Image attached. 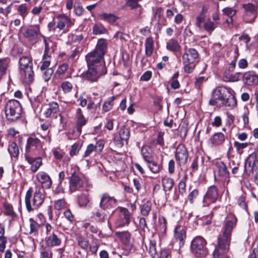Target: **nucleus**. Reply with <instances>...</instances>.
Here are the masks:
<instances>
[{"label": "nucleus", "mask_w": 258, "mask_h": 258, "mask_svg": "<svg viewBox=\"0 0 258 258\" xmlns=\"http://www.w3.org/2000/svg\"><path fill=\"white\" fill-rule=\"evenodd\" d=\"M149 169L154 173H157L160 170V166L155 161L151 159L149 161H146Z\"/></svg>", "instance_id": "58836bf2"}, {"label": "nucleus", "mask_w": 258, "mask_h": 258, "mask_svg": "<svg viewBox=\"0 0 258 258\" xmlns=\"http://www.w3.org/2000/svg\"><path fill=\"white\" fill-rule=\"evenodd\" d=\"M45 241L48 247H56L59 246L61 243V239L58 235L54 232L52 234L47 236Z\"/></svg>", "instance_id": "412c9836"}, {"label": "nucleus", "mask_w": 258, "mask_h": 258, "mask_svg": "<svg viewBox=\"0 0 258 258\" xmlns=\"http://www.w3.org/2000/svg\"><path fill=\"white\" fill-rule=\"evenodd\" d=\"M44 71L42 75V77L45 82L48 81L51 78L53 71L52 69H47L46 70H42Z\"/></svg>", "instance_id": "052dcab7"}, {"label": "nucleus", "mask_w": 258, "mask_h": 258, "mask_svg": "<svg viewBox=\"0 0 258 258\" xmlns=\"http://www.w3.org/2000/svg\"><path fill=\"white\" fill-rule=\"evenodd\" d=\"M103 210H98L94 213L93 215L96 221L100 223L104 222L106 219V215Z\"/></svg>", "instance_id": "4c0bfd02"}, {"label": "nucleus", "mask_w": 258, "mask_h": 258, "mask_svg": "<svg viewBox=\"0 0 258 258\" xmlns=\"http://www.w3.org/2000/svg\"><path fill=\"white\" fill-rule=\"evenodd\" d=\"M40 35V27L38 25L30 26L23 33V36L30 41L36 40Z\"/></svg>", "instance_id": "2eb2a0df"}, {"label": "nucleus", "mask_w": 258, "mask_h": 258, "mask_svg": "<svg viewBox=\"0 0 258 258\" xmlns=\"http://www.w3.org/2000/svg\"><path fill=\"white\" fill-rule=\"evenodd\" d=\"M67 203L64 199L58 200L54 202V208L56 210H60L66 207Z\"/></svg>", "instance_id": "603ef678"}, {"label": "nucleus", "mask_w": 258, "mask_h": 258, "mask_svg": "<svg viewBox=\"0 0 258 258\" xmlns=\"http://www.w3.org/2000/svg\"><path fill=\"white\" fill-rule=\"evenodd\" d=\"M149 252L150 255L154 257L157 253L156 249V242L154 240H151L149 243Z\"/></svg>", "instance_id": "13d9d810"}, {"label": "nucleus", "mask_w": 258, "mask_h": 258, "mask_svg": "<svg viewBox=\"0 0 258 258\" xmlns=\"http://www.w3.org/2000/svg\"><path fill=\"white\" fill-rule=\"evenodd\" d=\"M94 151H96V150H95V147H94V145L92 144H89V145H88V146L87 147L86 150L85 152L83 157L86 158V157L89 156Z\"/></svg>", "instance_id": "338daca9"}, {"label": "nucleus", "mask_w": 258, "mask_h": 258, "mask_svg": "<svg viewBox=\"0 0 258 258\" xmlns=\"http://www.w3.org/2000/svg\"><path fill=\"white\" fill-rule=\"evenodd\" d=\"M107 32L106 29L101 24H95L93 27V32L95 35L105 34Z\"/></svg>", "instance_id": "c03bdc74"}, {"label": "nucleus", "mask_w": 258, "mask_h": 258, "mask_svg": "<svg viewBox=\"0 0 258 258\" xmlns=\"http://www.w3.org/2000/svg\"><path fill=\"white\" fill-rule=\"evenodd\" d=\"M17 11L23 20L25 19L28 13V8L26 4L19 5L17 8Z\"/></svg>", "instance_id": "09e8293b"}, {"label": "nucleus", "mask_w": 258, "mask_h": 258, "mask_svg": "<svg viewBox=\"0 0 258 258\" xmlns=\"http://www.w3.org/2000/svg\"><path fill=\"white\" fill-rule=\"evenodd\" d=\"M151 207L152 203L149 201L147 202L141 206L140 210L142 215L145 216H148L151 210Z\"/></svg>", "instance_id": "37998d69"}, {"label": "nucleus", "mask_w": 258, "mask_h": 258, "mask_svg": "<svg viewBox=\"0 0 258 258\" xmlns=\"http://www.w3.org/2000/svg\"><path fill=\"white\" fill-rule=\"evenodd\" d=\"M61 87L64 93L70 92L73 89L72 84L68 81L63 82L61 84Z\"/></svg>", "instance_id": "680f3d73"}, {"label": "nucleus", "mask_w": 258, "mask_h": 258, "mask_svg": "<svg viewBox=\"0 0 258 258\" xmlns=\"http://www.w3.org/2000/svg\"><path fill=\"white\" fill-rule=\"evenodd\" d=\"M117 200L114 197H111L106 192L102 195L100 202L99 203V208L104 211L110 210L114 208L116 206Z\"/></svg>", "instance_id": "f8f14e48"}, {"label": "nucleus", "mask_w": 258, "mask_h": 258, "mask_svg": "<svg viewBox=\"0 0 258 258\" xmlns=\"http://www.w3.org/2000/svg\"><path fill=\"white\" fill-rule=\"evenodd\" d=\"M103 57L93 51L88 53L86 56L88 67H100L106 68L103 62Z\"/></svg>", "instance_id": "9b49d317"}, {"label": "nucleus", "mask_w": 258, "mask_h": 258, "mask_svg": "<svg viewBox=\"0 0 258 258\" xmlns=\"http://www.w3.org/2000/svg\"><path fill=\"white\" fill-rule=\"evenodd\" d=\"M174 237L179 241V244H183V240L186 237L185 231L181 226H176L174 229Z\"/></svg>", "instance_id": "c756f323"}, {"label": "nucleus", "mask_w": 258, "mask_h": 258, "mask_svg": "<svg viewBox=\"0 0 258 258\" xmlns=\"http://www.w3.org/2000/svg\"><path fill=\"white\" fill-rule=\"evenodd\" d=\"M245 194L242 193L241 194L238 195L237 197V204L238 205L243 209H246L247 207V204L245 202Z\"/></svg>", "instance_id": "5fc2aeb1"}, {"label": "nucleus", "mask_w": 258, "mask_h": 258, "mask_svg": "<svg viewBox=\"0 0 258 258\" xmlns=\"http://www.w3.org/2000/svg\"><path fill=\"white\" fill-rule=\"evenodd\" d=\"M120 214L116 219L115 224L117 227L127 225L130 222L131 216L128 210L123 207L119 208Z\"/></svg>", "instance_id": "4468645a"}, {"label": "nucleus", "mask_w": 258, "mask_h": 258, "mask_svg": "<svg viewBox=\"0 0 258 258\" xmlns=\"http://www.w3.org/2000/svg\"><path fill=\"white\" fill-rule=\"evenodd\" d=\"M42 147V143L39 139L36 138L29 137L27 139V145L26 146V150L31 148L39 150Z\"/></svg>", "instance_id": "a878e982"}, {"label": "nucleus", "mask_w": 258, "mask_h": 258, "mask_svg": "<svg viewBox=\"0 0 258 258\" xmlns=\"http://www.w3.org/2000/svg\"><path fill=\"white\" fill-rule=\"evenodd\" d=\"M26 160L31 165V169L33 172H36L42 164L41 158H34L28 155L25 156Z\"/></svg>", "instance_id": "393cba45"}, {"label": "nucleus", "mask_w": 258, "mask_h": 258, "mask_svg": "<svg viewBox=\"0 0 258 258\" xmlns=\"http://www.w3.org/2000/svg\"><path fill=\"white\" fill-rule=\"evenodd\" d=\"M8 151L11 156L17 157L19 154V150L17 145L14 143H11L8 148Z\"/></svg>", "instance_id": "a19ab883"}, {"label": "nucleus", "mask_w": 258, "mask_h": 258, "mask_svg": "<svg viewBox=\"0 0 258 258\" xmlns=\"http://www.w3.org/2000/svg\"><path fill=\"white\" fill-rule=\"evenodd\" d=\"M76 117L77 130L79 133H81L82 132V126L86 124L87 120L84 117L80 108H78L77 110Z\"/></svg>", "instance_id": "c85d7f7f"}, {"label": "nucleus", "mask_w": 258, "mask_h": 258, "mask_svg": "<svg viewBox=\"0 0 258 258\" xmlns=\"http://www.w3.org/2000/svg\"><path fill=\"white\" fill-rule=\"evenodd\" d=\"M219 197V191L216 186L212 185L209 187L206 194L204 196L203 206L208 207L211 204L215 203Z\"/></svg>", "instance_id": "1a4fd4ad"}, {"label": "nucleus", "mask_w": 258, "mask_h": 258, "mask_svg": "<svg viewBox=\"0 0 258 258\" xmlns=\"http://www.w3.org/2000/svg\"><path fill=\"white\" fill-rule=\"evenodd\" d=\"M120 140H115V143L119 147L123 146V141L127 142L130 136V133L128 128L125 126L121 127L119 132Z\"/></svg>", "instance_id": "5701e85b"}, {"label": "nucleus", "mask_w": 258, "mask_h": 258, "mask_svg": "<svg viewBox=\"0 0 258 258\" xmlns=\"http://www.w3.org/2000/svg\"><path fill=\"white\" fill-rule=\"evenodd\" d=\"M107 49L106 40L104 39H100L98 40L96 46L93 51L104 57V55Z\"/></svg>", "instance_id": "cd10ccee"}, {"label": "nucleus", "mask_w": 258, "mask_h": 258, "mask_svg": "<svg viewBox=\"0 0 258 258\" xmlns=\"http://www.w3.org/2000/svg\"><path fill=\"white\" fill-rule=\"evenodd\" d=\"M215 170L218 176L225 178L229 177V172L224 162L221 161L216 162Z\"/></svg>", "instance_id": "b1692460"}, {"label": "nucleus", "mask_w": 258, "mask_h": 258, "mask_svg": "<svg viewBox=\"0 0 258 258\" xmlns=\"http://www.w3.org/2000/svg\"><path fill=\"white\" fill-rule=\"evenodd\" d=\"M63 216L72 224L75 221V217L70 210H67L63 212Z\"/></svg>", "instance_id": "bf43d9fd"}, {"label": "nucleus", "mask_w": 258, "mask_h": 258, "mask_svg": "<svg viewBox=\"0 0 258 258\" xmlns=\"http://www.w3.org/2000/svg\"><path fill=\"white\" fill-rule=\"evenodd\" d=\"M40 250V258H52L53 253L49 247L42 246Z\"/></svg>", "instance_id": "f704fd0d"}, {"label": "nucleus", "mask_w": 258, "mask_h": 258, "mask_svg": "<svg viewBox=\"0 0 258 258\" xmlns=\"http://www.w3.org/2000/svg\"><path fill=\"white\" fill-rule=\"evenodd\" d=\"M162 183L164 190L167 192L172 188L174 182L172 178L165 176L162 179Z\"/></svg>", "instance_id": "2f4dec72"}, {"label": "nucleus", "mask_w": 258, "mask_h": 258, "mask_svg": "<svg viewBox=\"0 0 258 258\" xmlns=\"http://www.w3.org/2000/svg\"><path fill=\"white\" fill-rule=\"evenodd\" d=\"M199 56L198 51L194 48H184V52L182 54V59L183 63H194Z\"/></svg>", "instance_id": "f3484780"}, {"label": "nucleus", "mask_w": 258, "mask_h": 258, "mask_svg": "<svg viewBox=\"0 0 258 258\" xmlns=\"http://www.w3.org/2000/svg\"><path fill=\"white\" fill-rule=\"evenodd\" d=\"M5 112L8 120L16 121L21 117L22 112L21 104L17 100H9L5 104Z\"/></svg>", "instance_id": "20e7f679"}, {"label": "nucleus", "mask_w": 258, "mask_h": 258, "mask_svg": "<svg viewBox=\"0 0 258 258\" xmlns=\"http://www.w3.org/2000/svg\"><path fill=\"white\" fill-rule=\"evenodd\" d=\"M258 170V158L256 153L250 154L246 158L244 164V170L246 174L250 176L254 171Z\"/></svg>", "instance_id": "9d476101"}, {"label": "nucleus", "mask_w": 258, "mask_h": 258, "mask_svg": "<svg viewBox=\"0 0 258 258\" xmlns=\"http://www.w3.org/2000/svg\"><path fill=\"white\" fill-rule=\"evenodd\" d=\"M166 48L170 51L176 52L180 51L181 46L177 40L171 38L167 42Z\"/></svg>", "instance_id": "7c9ffc66"}, {"label": "nucleus", "mask_w": 258, "mask_h": 258, "mask_svg": "<svg viewBox=\"0 0 258 258\" xmlns=\"http://www.w3.org/2000/svg\"><path fill=\"white\" fill-rule=\"evenodd\" d=\"M69 68V65L67 63H63L60 65L54 74V77L58 79H63L62 75Z\"/></svg>", "instance_id": "72a5a7b5"}, {"label": "nucleus", "mask_w": 258, "mask_h": 258, "mask_svg": "<svg viewBox=\"0 0 258 258\" xmlns=\"http://www.w3.org/2000/svg\"><path fill=\"white\" fill-rule=\"evenodd\" d=\"M81 147L79 144H74L71 147V149L70 152V155L71 156L76 155L78 154Z\"/></svg>", "instance_id": "69168bd1"}, {"label": "nucleus", "mask_w": 258, "mask_h": 258, "mask_svg": "<svg viewBox=\"0 0 258 258\" xmlns=\"http://www.w3.org/2000/svg\"><path fill=\"white\" fill-rule=\"evenodd\" d=\"M244 9L243 19L246 23H252L257 15V7L252 3L243 4L242 6Z\"/></svg>", "instance_id": "6e6552de"}, {"label": "nucleus", "mask_w": 258, "mask_h": 258, "mask_svg": "<svg viewBox=\"0 0 258 258\" xmlns=\"http://www.w3.org/2000/svg\"><path fill=\"white\" fill-rule=\"evenodd\" d=\"M118 236L121 241L125 244H128L131 239V234L126 231L118 233Z\"/></svg>", "instance_id": "864d4df0"}, {"label": "nucleus", "mask_w": 258, "mask_h": 258, "mask_svg": "<svg viewBox=\"0 0 258 258\" xmlns=\"http://www.w3.org/2000/svg\"><path fill=\"white\" fill-rule=\"evenodd\" d=\"M88 70L83 74V77L90 82H97L99 78L107 73L106 68L100 67H88Z\"/></svg>", "instance_id": "0eeeda50"}, {"label": "nucleus", "mask_w": 258, "mask_h": 258, "mask_svg": "<svg viewBox=\"0 0 258 258\" xmlns=\"http://www.w3.org/2000/svg\"><path fill=\"white\" fill-rule=\"evenodd\" d=\"M223 15H226L229 18H233L237 13V10L233 8L227 7L222 10Z\"/></svg>", "instance_id": "6e6d98bb"}, {"label": "nucleus", "mask_w": 258, "mask_h": 258, "mask_svg": "<svg viewBox=\"0 0 258 258\" xmlns=\"http://www.w3.org/2000/svg\"><path fill=\"white\" fill-rule=\"evenodd\" d=\"M99 17L101 20L106 21L110 24L114 23L117 19V17L114 15L105 13L100 14L99 15Z\"/></svg>", "instance_id": "c9c22d12"}, {"label": "nucleus", "mask_w": 258, "mask_h": 258, "mask_svg": "<svg viewBox=\"0 0 258 258\" xmlns=\"http://www.w3.org/2000/svg\"><path fill=\"white\" fill-rule=\"evenodd\" d=\"M58 18V21L57 23V27L60 30L63 29L66 26L67 28H69L72 26L71 20L68 16L63 15H59Z\"/></svg>", "instance_id": "bb28decb"}, {"label": "nucleus", "mask_w": 258, "mask_h": 258, "mask_svg": "<svg viewBox=\"0 0 258 258\" xmlns=\"http://www.w3.org/2000/svg\"><path fill=\"white\" fill-rule=\"evenodd\" d=\"M217 22H212L210 19H208L204 23V28L210 34L217 27Z\"/></svg>", "instance_id": "e433bc0d"}, {"label": "nucleus", "mask_w": 258, "mask_h": 258, "mask_svg": "<svg viewBox=\"0 0 258 258\" xmlns=\"http://www.w3.org/2000/svg\"><path fill=\"white\" fill-rule=\"evenodd\" d=\"M237 221V218L232 214H228L225 218L222 234L218 237V244L213 252V258L228 257L227 253L229 250L231 234L236 225Z\"/></svg>", "instance_id": "f257e3e1"}, {"label": "nucleus", "mask_w": 258, "mask_h": 258, "mask_svg": "<svg viewBox=\"0 0 258 258\" xmlns=\"http://www.w3.org/2000/svg\"><path fill=\"white\" fill-rule=\"evenodd\" d=\"M115 99V96H112L109 97L106 100L102 106V108L104 111L107 112L110 110L113 105V101Z\"/></svg>", "instance_id": "79ce46f5"}, {"label": "nucleus", "mask_w": 258, "mask_h": 258, "mask_svg": "<svg viewBox=\"0 0 258 258\" xmlns=\"http://www.w3.org/2000/svg\"><path fill=\"white\" fill-rule=\"evenodd\" d=\"M30 230L29 233L32 234L33 233H37L38 231V229L40 227V225L38 224L33 218H30Z\"/></svg>", "instance_id": "8fccbe9b"}, {"label": "nucleus", "mask_w": 258, "mask_h": 258, "mask_svg": "<svg viewBox=\"0 0 258 258\" xmlns=\"http://www.w3.org/2000/svg\"><path fill=\"white\" fill-rule=\"evenodd\" d=\"M70 190L73 192L80 190L83 186V181L79 175L74 171L69 178Z\"/></svg>", "instance_id": "dca6fc26"}, {"label": "nucleus", "mask_w": 258, "mask_h": 258, "mask_svg": "<svg viewBox=\"0 0 258 258\" xmlns=\"http://www.w3.org/2000/svg\"><path fill=\"white\" fill-rule=\"evenodd\" d=\"M90 200L88 195L82 194L78 199V203L80 207H86Z\"/></svg>", "instance_id": "3c124183"}, {"label": "nucleus", "mask_w": 258, "mask_h": 258, "mask_svg": "<svg viewBox=\"0 0 258 258\" xmlns=\"http://www.w3.org/2000/svg\"><path fill=\"white\" fill-rule=\"evenodd\" d=\"M206 241L201 236L196 237L191 241V249L197 257L206 256L208 253L206 247Z\"/></svg>", "instance_id": "423d86ee"}, {"label": "nucleus", "mask_w": 258, "mask_h": 258, "mask_svg": "<svg viewBox=\"0 0 258 258\" xmlns=\"http://www.w3.org/2000/svg\"><path fill=\"white\" fill-rule=\"evenodd\" d=\"M234 146L236 148L237 151L239 153H241V150L247 147L248 146V144L247 143H240L236 141L234 143Z\"/></svg>", "instance_id": "0e129e2a"}, {"label": "nucleus", "mask_w": 258, "mask_h": 258, "mask_svg": "<svg viewBox=\"0 0 258 258\" xmlns=\"http://www.w3.org/2000/svg\"><path fill=\"white\" fill-rule=\"evenodd\" d=\"M9 63L8 58L0 59V76L2 77L6 73V70Z\"/></svg>", "instance_id": "ea45409f"}, {"label": "nucleus", "mask_w": 258, "mask_h": 258, "mask_svg": "<svg viewBox=\"0 0 258 258\" xmlns=\"http://www.w3.org/2000/svg\"><path fill=\"white\" fill-rule=\"evenodd\" d=\"M43 42L45 44V49H44V52L43 54V57L45 58H46V57H49V55L48 54V53H49V51L50 50L49 43H50V42H51V41L50 40L46 39V38L43 36Z\"/></svg>", "instance_id": "4d7b16f0"}, {"label": "nucleus", "mask_w": 258, "mask_h": 258, "mask_svg": "<svg viewBox=\"0 0 258 258\" xmlns=\"http://www.w3.org/2000/svg\"><path fill=\"white\" fill-rule=\"evenodd\" d=\"M69 41L73 42H79L83 39V36L81 35H75L71 34L68 36Z\"/></svg>", "instance_id": "e2e57ef3"}, {"label": "nucleus", "mask_w": 258, "mask_h": 258, "mask_svg": "<svg viewBox=\"0 0 258 258\" xmlns=\"http://www.w3.org/2000/svg\"><path fill=\"white\" fill-rule=\"evenodd\" d=\"M77 242L78 245L83 249H86L89 245V241L88 239L82 236L77 237Z\"/></svg>", "instance_id": "49530a36"}, {"label": "nucleus", "mask_w": 258, "mask_h": 258, "mask_svg": "<svg viewBox=\"0 0 258 258\" xmlns=\"http://www.w3.org/2000/svg\"><path fill=\"white\" fill-rule=\"evenodd\" d=\"M139 0H127V6L130 7L132 9L141 8L140 5L138 4Z\"/></svg>", "instance_id": "774afa93"}, {"label": "nucleus", "mask_w": 258, "mask_h": 258, "mask_svg": "<svg viewBox=\"0 0 258 258\" xmlns=\"http://www.w3.org/2000/svg\"><path fill=\"white\" fill-rule=\"evenodd\" d=\"M242 81L248 86H256L258 84V75L253 71H248L243 74Z\"/></svg>", "instance_id": "a211bd4d"}, {"label": "nucleus", "mask_w": 258, "mask_h": 258, "mask_svg": "<svg viewBox=\"0 0 258 258\" xmlns=\"http://www.w3.org/2000/svg\"><path fill=\"white\" fill-rule=\"evenodd\" d=\"M58 111V104L55 102L50 103L46 108L42 110V113L45 117H49Z\"/></svg>", "instance_id": "4be33fe9"}, {"label": "nucleus", "mask_w": 258, "mask_h": 258, "mask_svg": "<svg viewBox=\"0 0 258 258\" xmlns=\"http://www.w3.org/2000/svg\"><path fill=\"white\" fill-rule=\"evenodd\" d=\"M20 70L26 83H31L34 79L33 63L30 57L23 56L19 59Z\"/></svg>", "instance_id": "39448f33"}, {"label": "nucleus", "mask_w": 258, "mask_h": 258, "mask_svg": "<svg viewBox=\"0 0 258 258\" xmlns=\"http://www.w3.org/2000/svg\"><path fill=\"white\" fill-rule=\"evenodd\" d=\"M151 151V149L148 147H143L142 149L141 153L146 162L152 159Z\"/></svg>", "instance_id": "de8ad7c7"}, {"label": "nucleus", "mask_w": 258, "mask_h": 258, "mask_svg": "<svg viewBox=\"0 0 258 258\" xmlns=\"http://www.w3.org/2000/svg\"><path fill=\"white\" fill-rule=\"evenodd\" d=\"M38 181L41 184V188L49 189L51 187L52 181L48 174L44 172H39L36 176Z\"/></svg>", "instance_id": "6ab92c4d"}, {"label": "nucleus", "mask_w": 258, "mask_h": 258, "mask_svg": "<svg viewBox=\"0 0 258 258\" xmlns=\"http://www.w3.org/2000/svg\"><path fill=\"white\" fill-rule=\"evenodd\" d=\"M188 156V153L185 146L183 144H179L176 149L175 154V159L178 165H184L187 162Z\"/></svg>", "instance_id": "ddd939ff"}, {"label": "nucleus", "mask_w": 258, "mask_h": 258, "mask_svg": "<svg viewBox=\"0 0 258 258\" xmlns=\"http://www.w3.org/2000/svg\"><path fill=\"white\" fill-rule=\"evenodd\" d=\"M225 141V135L221 133H215L209 140V143L212 146L217 147L222 145Z\"/></svg>", "instance_id": "aec40b11"}, {"label": "nucleus", "mask_w": 258, "mask_h": 258, "mask_svg": "<svg viewBox=\"0 0 258 258\" xmlns=\"http://www.w3.org/2000/svg\"><path fill=\"white\" fill-rule=\"evenodd\" d=\"M233 91L230 88L218 86L212 92L209 103L217 107L229 106L233 107L237 104L236 99L233 95Z\"/></svg>", "instance_id": "f03ea898"}, {"label": "nucleus", "mask_w": 258, "mask_h": 258, "mask_svg": "<svg viewBox=\"0 0 258 258\" xmlns=\"http://www.w3.org/2000/svg\"><path fill=\"white\" fill-rule=\"evenodd\" d=\"M145 54L147 56L152 55L153 52L154 41L152 37H147L145 41Z\"/></svg>", "instance_id": "473e14b6"}, {"label": "nucleus", "mask_w": 258, "mask_h": 258, "mask_svg": "<svg viewBox=\"0 0 258 258\" xmlns=\"http://www.w3.org/2000/svg\"><path fill=\"white\" fill-rule=\"evenodd\" d=\"M45 191L40 186H37L33 194L32 204L31 198L32 195V188H29L26 192L25 197L26 207L29 212L38 209L43 204L45 199Z\"/></svg>", "instance_id": "7ed1b4c3"}, {"label": "nucleus", "mask_w": 258, "mask_h": 258, "mask_svg": "<svg viewBox=\"0 0 258 258\" xmlns=\"http://www.w3.org/2000/svg\"><path fill=\"white\" fill-rule=\"evenodd\" d=\"M4 208L5 210V215L9 216L12 218H13L15 216L16 214L14 212L13 207L11 204L8 203H5L4 204Z\"/></svg>", "instance_id": "a18cd8bd"}]
</instances>
